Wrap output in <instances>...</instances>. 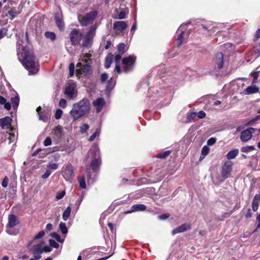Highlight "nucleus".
<instances>
[{"label":"nucleus","instance_id":"obj_14","mask_svg":"<svg viewBox=\"0 0 260 260\" xmlns=\"http://www.w3.org/2000/svg\"><path fill=\"white\" fill-rule=\"evenodd\" d=\"M191 229V226L190 224L187 223H184L180 225V226H178L175 229H174L172 231V234L173 235H175L177 234L183 233L184 232H186L187 231H188Z\"/></svg>","mask_w":260,"mask_h":260},{"label":"nucleus","instance_id":"obj_11","mask_svg":"<svg viewBox=\"0 0 260 260\" xmlns=\"http://www.w3.org/2000/svg\"><path fill=\"white\" fill-rule=\"evenodd\" d=\"M41 107H39L36 110L39 114V120L43 122H47L51 116L50 111L48 109H45L41 112Z\"/></svg>","mask_w":260,"mask_h":260},{"label":"nucleus","instance_id":"obj_57","mask_svg":"<svg viewBox=\"0 0 260 260\" xmlns=\"http://www.w3.org/2000/svg\"><path fill=\"white\" fill-rule=\"evenodd\" d=\"M51 172L49 170H47L45 173L42 175V178L43 179H46L50 175Z\"/></svg>","mask_w":260,"mask_h":260},{"label":"nucleus","instance_id":"obj_38","mask_svg":"<svg viewBox=\"0 0 260 260\" xmlns=\"http://www.w3.org/2000/svg\"><path fill=\"white\" fill-rule=\"evenodd\" d=\"M51 236L60 243H62L64 241V239H61L60 236L56 233H52Z\"/></svg>","mask_w":260,"mask_h":260},{"label":"nucleus","instance_id":"obj_15","mask_svg":"<svg viewBox=\"0 0 260 260\" xmlns=\"http://www.w3.org/2000/svg\"><path fill=\"white\" fill-rule=\"evenodd\" d=\"M52 134L56 140H60L63 135L62 127L59 125L55 127L52 131Z\"/></svg>","mask_w":260,"mask_h":260},{"label":"nucleus","instance_id":"obj_13","mask_svg":"<svg viewBox=\"0 0 260 260\" xmlns=\"http://www.w3.org/2000/svg\"><path fill=\"white\" fill-rule=\"evenodd\" d=\"M105 105V101L103 98H99L95 101H93V105L95 108L96 112L99 113L102 110Z\"/></svg>","mask_w":260,"mask_h":260},{"label":"nucleus","instance_id":"obj_43","mask_svg":"<svg viewBox=\"0 0 260 260\" xmlns=\"http://www.w3.org/2000/svg\"><path fill=\"white\" fill-rule=\"evenodd\" d=\"M62 114V111L60 109H57L55 114V117L56 119H59L61 118V115Z\"/></svg>","mask_w":260,"mask_h":260},{"label":"nucleus","instance_id":"obj_49","mask_svg":"<svg viewBox=\"0 0 260 260\" xmlns=\"http://www.w3.org/2000/svg\"><path fill=\"white\" fill-rule=\"evenodd\" d=\"M209 152V149L207 146H204L202 149V154L203 155H206Z\"/></svg>","mask_w":260,"mask_h":260},{"label":"nucleus","instance_id":"obj_12","mask_svg":"<svg viewBox=\"0 0 260 260\" xmlns=\"http://www.w3.org/2000/svg\"><path fill=\"white\" fill-rule=\"evenodd\" d=\"M62 175L64 178L67 181H70L72 178L73 175V167L71 164L68 163L66 165Z\"/></svg>","mask_w":260,"mask_h":260},{"label":"nucleus","instance_id":"obj_58","mask_svg":"<svg viewBox=\"0 0 260 260\" xmlns=\"http://www.w3.org/2000/svg\"><path fill=\"white\" fill-rule=\"evenodd\" d=\"M122 55L123 54H121V53H118L117 54H116V55L115 56V61L116 63L118 62V61L121 59Z\"/></svg>","mask_w":260,"mask_h":260},{"label":"nucleus","instance_id":"obj_36","mask_svg":"<svg viewBox=\"0 0 260 260\" xmlns=\"http://www.w3.org/2000/svg\"><path fill=\"white\" fill-rule=\"evenodd\" d=\"M8 14L11 16V19H13L18 15V12L15 8H13L8 11Z\"/></svg>","mask_w":260,"mask_h":260},{"label":"nucleus","instance_id":"obj_1","mask_svg":"<svg viewBox=\"0 0 260 260\" xmlns=\"http://www.w3.org/2000/svg\"><path fill=\"white\" fill-rule=\"evenodd\" d=\"M22 41L17 42V54L20 61L28 71L29 74H36L39 71V64L32 51L27 46H24Z\"/></svg>","mask_w":260,"mask_h":260},{"label":"nucleus","instance_id":"obj_54","mask_svg":"<svg viewBox=\"0 0 260 260\" xmlns=\"http://www.w3.org/2000/svg\"><path fill=\"white\" fill-rule=\"evenodd\" d=\"M65 195V192L64 191H62L60 192L57 193L56 196V199L57 200H60L62 199Z\"/></svg>","mask_w":260,"mask_h":260},{"label":"nucleus","instance_id":"obj_2","mask_svg":"<svg viewBox=\"0 0 260 260\" xmlns=\"http://www.w3.org/2000/svg\"><path fill=\"white\" fill-rule=\"evenodd\" d=\"M89 109V101L87 99H83L79 102L73 105L70 113L73 119V121H76L87 113Z\"/></svg>","mask_w":260,"mask_h":260},{"label":"nucleus","instance_id":"obj_31","mask_svg":"<svg viewBox=\"0 0 260 260\" xmlns=\"http://www.w3.org/2000/svg\"><path fill=\"white\" fill-rule=\"evenodd\" d=\"M118 53L123 54L126 51V46L124 43H120L117 45Z\"/></svg>","mask_w":260,"mask_h":260},{"label":"nucleus","instance_id":"obj_26","mask_svg":"<svg viewBox=\"0 0 260 260\" xmlns=\"http://www.w3.org/2000/svg\"><path fill=\"white\" fill-rule=\"evenodd\" d=\"M32 251L33 253H36L38 254H41L44 251L42 248V243H39L34 245Z\"/></svg>","mask_w":260,"mask_h":260},{"label":"nucleus","instance_id":"obj_4","mask_svg":"<svg viewBox=\"0 0 260 260\" xmlns=\"http://www.w3.org/2000/svg\"><path fill=\"white\" fill-rule=\"evenodd\" d=\"M91 55L90 53L82 54L80 55V60H82L85 64L83 66L81 70H77L76 72L78 75L82 76L87 75L91 70L90 63L91 60L90 59Z\"/></svg>","mask_w":260,"mask_h":260},{"label":"nucleus","instance_id":"obj_35","mask_svg":"<svg viewBox=\"0 0 260 260\" xmlns=\"http://www.w3.org/2000/svg\"><path fill=\"white\" fill-rule=\"evenodd\" d=\"M115 85V81L111 78L108 81V84L106 87V90H111Z\"/></svg>","mask_w":260,"mask_h":260},{"label":"nucleus","instance_id":"obj_27","mask_svg":"<svg viewBox=\"0 0 260 260\" xmlns=\"http://www.w3.org/2000/svg\"><path fill=\"white\" fill-rule=\"evenodd\" d=\"M113 55L112 53H109L106 56L105 59V67L106 69L110 68L113 61Z\"/></svg>","mask_w":260,"mask_h":260},{"label":"nucleus","instance_id":"obj_48","mask_svg":"<svg viewBox=\"0 0 260 260\" xmlns=\"http://www.w3.org/2000/svg\"><path fill=\"white\" fill-rule=\"evenodd\" d=\"M8 29L6 28H3L0 30V39L3 38L7 34Z\"/></svg>","mask_w":260,"mask_h":260},{"label":"nucleus","instance_id":"obj_30","mask_svg":"<svg viewBox=\"0 0 260 260\" xmlns=\"http://www.w3.org/2000/svg\"><path fill=\"white\" fill-rule=\"evenodd\" d=\"M126 16V11L125 9H121L120 13L117 16H112V18L114 19H123L125 18Z\"/></svg>","mask_w":260,"mask_h":260},{"label":"nucleus","instance_id":"obj_24","mask_svg":"<svg viewBox=\"0 0 260 260\" xmlns=\"http://www.w3.org/2000/svg\"><path fill=\"white\" fill-rule=\"evenodd\" d=\"M75 93V87L73 85H68L64 91V94L69 96L73 98Z\"/></svg>","mask_w":260,"mask_h":260},{"label":"nucleus","instance_id":"obj_18","mask_svg":"<svg viewBox=\"0 0 260 260\" xmlns=\"http://www.w3.org/2000/svg\"><path fill=\"white\" fill-rule=\"evenodd\" d=\"M146 209V206L143 204H135L134 205L131 209L125 212V213L128 214L131 213L132 212L140 211H144Z\"/></svg>","mask_w":260,"mask_h":260},{"label":"nucleus","instance_id":"obj_17","mask_svg":"<svg viewBox=\"0 0 260 260\" xmlns=\"http://www.w3.org/2000/svg\"><path fill=\"white\" fill-rule=\"evenodd\" d=\"M54 19L58 29L60 30H63L64 28V24L63 21L62 14L59 13H56Z\"/></svg>","mask_w":260,"mask_h":260},{"label":"nucleus","instance_id":"obj_45","mask_svg":"<svg viewBox=\"0 0 260 260\" xmlns=\"http://www.w3.org/2000/svg\"><path fill=\"white\" fill-rule=\"evenodd\" d=\"M79 184L81 188L85 189L86 188V184L84 176L82 177L79 180Z\"/></svg>","mask_w":260,"mask_h":260},{"label":"nucleus","instance_id":"obj_16","mask_svg":"<svg viewBox=\"0 0 260 260\" xmlns=\"http://www.w3.org/2000/svg\"><path fill=\"white\" fill-rule=\"evenodd\" d=\"M214 64L219 69H221L223 65V54L221 52H218L216 54L214 58Z\"/></svg>","mask_w":260,"mask_h":260},{"label":"nucleus","instance_id":"obj_5","mask_svg":"<svg viewBox=\"0 0 260 260\" xmlns=\"http://www.w3.org/2000/svg\"><path fill=\"white\" fill-rule=\"evenodd\" d=\"M8 222L6 226V232L9 235H16L18 233V231L14 230L13 228L19 223L18 217L13 214H11L8 216Z\"/></svg>","mask_w":260,"mask_h":260},{"label":"nucleus","instance_id":"obj_19","mask_svg":"<svg viewBox=\"0 0 260 260\" xmlns=\"http://www.w3.org/2000/svg\"><path fill=\"white\" fill-rule=\"evenodd\" d=\"M127 25L124 21H116L114 23L113 29L120 31H123L126 29Z\"/></svg>","mask_w":260,"mask_h":260},{"label":"nucleus","instance_id":"obj_10","mask_svg":"<svg viewBox=\"0 0 260 260\" xmlns=\"http://www.w3.org/2000/svg\"><path fill=\"white\" fill-rule=\"evenodd\" d=\"M257 129L249 127L241 133L240 139L242 142H246L252 138V134L254 133Z\"/></svg>","mask_w":260,"mask_h":260},{"label":"nucleus","instance_id":"obj_8","mask_svg":"<svg viewBox=\"0 0 260 260\" xmlns=\"http://www.w3.org/2000/svg\"><path fill=\"white\" fill-rule=\"evenodd\" d=\"M83 37V34L78 29H73L70 34V39L72 45L76 46L79 44Z\"/></svg>","mask_w":260,"mask_h":260},{"label":"nucleus","instance_id":"obj_37","mask_svg":"<svg viewBox=\"0 0 260 260\" xmlns=\"http://www.w3.org/2000/svg\"><path fill=\"white\" fill-rule=\"evenodd\" d=\"M255 149L253 146H246L241 148V150L242 152L248 153Z\"/></svg>","mask_w":260,"mask_h":260},{"label":"nucleus","instance_id":"obj_6","mask_svg":"<svg viewBox=\"0 0 260 260\" xmlns=\"http://www.w3.org/2000/svg\"><path fill=\"white\" fill-rule=\"evenodd\" d=\"M136 57L134 55H130L128 57L122 59V71L124 73H128L133 69L136 62Z\"/></svg>","mask_w":260,"mask_h":260},{"label":"nucleus","instance_id":"obj_3","mask_svg":"<svg viewBox=\"0 0 260 260\" xmlns=\"http://www.w3.org/2000/svg\"><path fill=\"white\" fill-rule=\"evenodd\" d=\"M86 158L92 159L90 167L93 171L98 169L101 164L99 148L96 145H93L89 150Z\"/></svg>","mask_w":260,"mask_h":260},{"label":"nucleus","instance_id":"obj_41","mask_svg":"<svg viewBox=\"0 0 260 260\" xmlns=\"http://www.w3.org/2000/svg\"><path fill=\"white\" fill-rule=\"evenodd\" d=\"M88 129L89 125L86 123H84L80 126V132L82 134L86 133Z\"/></svg>","mask_w":260,"mask_h":260},{"label":"nucleus","instance_id":"obj_51","mask_svg":"<svg viewBox=\"0 0 260 260\" xmlns=\"http://www.w3.org/2000/svg\"><path fill=\"white\" fill-rule=\"evenodd\" d=\"M58 164H56V163H51V164H49L48 166H47V168L50 169H52V170H56L58 168Z\"/></svg>","mask_w":260,"mask_h":260},{"label":"nucleus","instance_id":"obj_32","mask_svg":"<svg viewBox=\"0 0 260 260\" xmlns=\"http://www.w3.org/2000/svg\"><path fill=\"white\" fill-rule=\"evenodd\" d=\"M13 107L14 109H17L19 103V98L18 96L13 97L11 99Z\"/></svg>","mask_w":260,"mask_h":260},{"label":"nucleus","instance_id":"obj_20","mask_svg":"<svg viewBox=\"0 0 260 260\" xmlns=\"http://www.w3.org/2000/svg\"><path fill=\"white\" fill-rule=\"evenodd\" d=\"M190 23H186L185 24H182L180 27L178 28V31H179V30H181V32L179 34L177 39H176V42H177V46H180L183 43V33H184V31L182 30V29L184 28V27L185 26H186V25H187L188 24H189Z\"/></svg>","mask_w":260,"mask_h":260},{"label":"nucleus","instance_id":"obj_46","mask_svg":"<svg viewBox=\"0 0 260 260\" xmlns=\"http://www.w3.org/2000/svg\"><path fill=\"white\" fill-rule=\"evenodd\" d=\"M49 244L50 245L54 248H58L59 247V244L56 242H55L54 240L50 239L49 240Z\"/></svg>","mask_w":260,"mask_h":260},{"label":"nucleus","instance_id":"obj_47","mask_svg":"<svg viewBox=\"0 0 260 260\" xmlns=\"http://www.w3.org/2000/svg\"><path fill=\"white\" fill-rule=\"evenodd\" d=\"M74 64L73 63H71L69 65V71L70 77L73 76L74 74Z\"/></svg>","mask_w":260,"mask_h":260},{"label":"nucleus","instance_id":"obj_29","mask_svg":"<svg viewBox=\"0 0 260 260\" xmlns=\"http://www.w3.org/2000/svg\"><path fill=\"white\" fill-rule=\"evenodd\" d=\"M71 207L69 206L63 211L62 214V218L63 220L67 221L70 217L71 213Z\"/></svg>","mask_w":260,"mask_h":260},{"label":"nucleus","instance_id":"obj_40","mask_svg":"<svg viewBox=\"0 0 260 260\" xmlns=\"http://www.w3.org/2000/svg\"><path fill=\"white\" fill-rule=\"evenodd\" d=\"M170 151H166L162 153H160L157 155V157L161 158H166L170 154Z\"/></svg>","mask_w":260,"mask_h":260},{"label":"nucleus","instance_id":"obj_50","mask_svg":"<svg viewBox=\"0 0 260 260\" xmlns=\"http://www.w3.org/2000/svg\"><path fill=\"white\" fill-rule=\"evenodd\" d=\"M45 235V232L43 231H40L38 233L34 238V240H37L41 238Z\"/></svg>","mask_w":260,"mask_h":260},{"label":"nucleus","instance_id":"obj_7","mask_svg":"<svg viewBox=\"0 0 260 260\" xmlns=\"http://www.w3.org/2000/svg\"><path fill=\"white\" fill-rule=\"evenodd\" d=\"M98 12L95 10H93L86 13L83 17L82 19L80 21L82 26H86L90 22L93 21L97 17Z\"/></svg>","mask_w":260,"mask_h":260},{"label":"nucleus","instance_id":"obj_21","mask_svg":"<svg viewBox=\"0 0 260 260\" xmlns=\"http://www.w3.org/2000/svg\"><path fill=\"white\" fill-rule=\"evenodd\" d=\"M259 91V88L255 85H251L248 86L245 90L244 93L246 94H250L252 93H255L258 92Z\"/></svg>","mask_w":260,"mask_h":260},{"label":"nucleus","instance_id":"obj_56","mask_svg":"<svg viewBox=\"0 0 260 260\" xmlns=\"http://www.w3.org/2000/svg\"><path fill=\"white\" fill-rule=\"evenodd\" d=\"M9 179L7 177H5L4 179H3L2 185L3 187L6 188L8 186V182Z\"/></svg>","mask_w":260,"mask_h":260},{"label":"nucleus","instance_id":"obj_33","mask_svg":"<svg viewBox=\"0 0 260 260\" xmlns=\"http://www.w3.org/2000/svg\"><path fill=\"white\" fill-rule=\"evenodd\" d=\"M45 37L46 38L50 39L51 41H54L56 38L55 33L51 31H46L45 33Z\"/></svg>","mask_w":260,"mask_h":260},{"label":"nucleus","instance_id":"obj_59","mask_svg":"<svg viewBox=\"0 0 260 260\" xmlns=\"http://www.w3.org/2000/svg\"><path fill=\"white\" fill-rule=\"evenodd\" d=\"M198 116L199 118H201V119L205 117L206 113L204 111H201L198 112Z\"/></svg>","mask_w":260,"mask_h":260},{"label":"nucleus","instance_id":"obj_53","mask_svg":"<svg viewBox=\"0 0 260 260\" xmlns=\"http://www.w3.org/2000/svg\"><path fill=\"white\" fill-rule=\"evenodd\" d=\"M59 106L62 108H64L66 107V101L64 99H61L60 100L59 102Z\"/></svg>","mask_w":260,"mask_h":260},{"label":"nucleus","instance_id":"obj_61","mask_svg":"<svg viewBox=\"0 0 260 260\" xmlns=\"http://www.w3.org/2000/svg\"><path fill=\"white\" fill-rule=\"evenodd\" d=\"M258 206L259 204H258L252 203V208L254 212H256L257 210Z\"/></svg>","mask_w":260,"mask_h":260},{"label":"nucleus","instance_id":"obj_52","mask_svg":"<svg viewBox=\"0 0 260 260\" xmlns=\"http://www.w3.org/2000/svg\"><path fill=\"white\" fill-rule=\"evenodd\" d=\"M108 74L106 73H104L101 75V80L102 83L105 82L108 79Z\"/></svg>","mask_w":260,"mask_h":260},{"label":"nucleus","instance_id":"obj_62","mask_svg":"<svg viewBox=\"0 0 260 260\" xmlns=\"http://www.w3.org/2000/svg\"><path fill=\"white\" fill-rule=\"evenodd\" d=\"M4 108L6 109L7 110H10L11 108V104L8 102H6L5 104H3Z\"/></svg>","mask_w":260,"mask_h":260},{"label":"nucleus","instance_id":"obj_42","mask_svg":"<svg viewBox=\"0 0 260 260\" xmlns=\"http://www.w3.org/2000/svg\"><path fill=\"white\" fill-rule=\"evenodd\" d=\"M52 140L49 137H47L44 141L43 144L45 146H49L51 145Z\"/></svg>","mask_w":260,"mask_h":260},{"label":"nucleus","instance_id":"obj_39","mask_svg":"<svg viewBox=\"0 0 260 260\" xmlns=\"http://www.w3.org/2000/svg\"><path fill=\"white\" fill-rule=\"evenodd\" d=\"M212 25H213V23H208L206 25H205V24L202 25L204 29H205L206 30H213L214 31H215V30H214V27Z\"/></svg>","mask_w":260,"mask_h":260},{"label":"nucleus","instance_id":"obj_9","mask_svg":"<svg viewBox=\"0 0 260 260\" xmlns=\"http://www.w3.org/2000/svg\"><path fill=\"white\" fill-rule=\"evenodd\" d=\"M233 163L231 161H226L222 167L221 175L224 179L231 177V172L233 170Z\"/></svg>","mask_w":260,"mask_h":260},{"label":"nucleus","instance_id":"obj_22","mask_svg":"<svg viewBox=\"0 0 260 260\" xmlns=\"http://www.w3.org/2000/svg\"><path fill=\"white\" fill-rule=\"evenodd\" d=\"M12 118L9 116H6L0 119V126L4 128L6 126L10 125L12 122Z\"/></svg>","mask_w":260,"mask_h":260},{"label":"nucleus","instance_id":"obj_23","mask_svg":"<svg viewBox=\"0 0 260 260\" xmlns=\"http://www.w3.org/2000/svg\"><path fill=\"white\" fill-rule=\"evenodd\" d=\"M96 29V27L95 25H92L90 26L88 31L86 32L84 37L88 38L89 39H91L93 40V38L95 34Z\"/></svg>","mask_w":260,"mask_h":260},{"label":"nucleus","instance_id":"obj_25","mask_svg":"<svg viewBox=\"0 0 260 260\" xmlns=\"http://www.w3.org/2000/svg\"><path fill=\"white\" fill-rule=\"evenodd\" d=\"M93 40L91 39H89L85 37H84V41L81 44V46L84 48H90L92 44Z\"/></svg>","mask_w":260,"mask_h":260},{"label":"nucleus","instance_id":"obj_55","mask_svg":"<svg viewBox=\"0 0 260 260\" xmlns=\"http://www.w3.org/2000/svg\"><path fill=\"white\" fill-rule=\"evenodd\" d=\"M216 138H211L208 140L207 144L208 145H210V146L213 145L216 143Z\"/></svg>","mask_w":260,"mask_h":260},{"label":"nucleus","instance_id":"obj_34","mask_svg":"<svg viewBox=\"0 0 260 260\" xmlns=\"http://www.w3.org/2000/svg\"><path fill=\"white\" fill-rule=\"evenodd\" d=\"M59 228L63 234H67L68 233V230L65 223L61 222L59 224Z\"/></svg>","mask_w":260,"mask_h":260},{"label":"nucleus","instance_id":"obj_64","mask_svg":"<svg viewBox=\"0 0 260 260\" xmlns=\"http://www.w3.org/2000/svg\"><path fill=\"white\" fill-rule=\"evenodd\" d=\"M115 71L118 74H120L121 72L120 67L119 64H117L115 66Z\"/></svg>","mask_w":260,"mask_h":260},{"label":"nucleus","instance_id":"obj_60","mask_svg":"<svg viewBox=\"0 0 260 260\" xmlns=\"http://www.w3.org/2000/svg\"><path fill=\"white\" fill-rule=\"evenodd\" d=\"M260 38V28L258 29L255 32L254 35V40H257L258 39Z\"/></svg>","mask_w":260,"mask_h":260},{"label":"nucleus","instance_id":"obj_28","mask_svg":"<svg viewBox=\"0 0 260 260\" xmlns=\"http://www.w3.org/2000/svg\"><path fill=\"white\" fill-rule=\"evenodd\" d=\"M239 153V150L238 149H235L230 151L227 155L226 157L228 159H232L235 158Z\"/></svg>","mask_w":260,"mask_h":260},{"label":"nucleus","instance_id":"obj_44","mask_svg":"<svg viewBox=\"0 0 260 260\" xmlns=\"http://www.w3.org/2000/svg\"><path fill=\"white\" fill-rule=\"evenodd\" d=\"M260 119V117L259 116H257L255 118L251 119L247 123L246 125H253L256 121L259 120Z\"/></svg>","mask_w":260,"mask_h":260},{"label":"nucleus","instance_id":"obj_63","mask_svg":"<svg viewBox=\"0 0 260 260\" xmlns=\"http://www.w3.org/2000/svg\"><path fill=\"white\" fill-rule=\"evenodd\" d=\"M196 113H191L189 115H187V118L188 120L192 119L195 117Z\"/></svg>","mask_w":260,"mask_h":260}]
</instances>
